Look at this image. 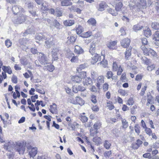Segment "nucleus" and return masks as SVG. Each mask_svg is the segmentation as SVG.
Segmentation results:
<instances>
[{"mask_svg":"<svg viewBox=\"0 0 159 159\" xmlns=\"http://www.w3.org/2000/svg\"><path fill=\"white\" fill-rule=\"evenodd\" d=\"M84 31V28L80 25H78L76 28V32L78 34H80Z\"/></svg>","mask_w":159,"mask_h":159,"instance_id":"c756f323","label":"nucleus"},{"mask_svg":"<svg viewBox=\"0 0 159 159\" xmlns=\"http://www.w3.org/2000/svg\"><path fill=\"white\" fill-rule=\"evenodd\" d=\"M87 22L89 25H91L93 26H95L97 23L96 20L93 18H90Z\"/></svg>","mask_w":159,"mask_h":159,"instance_id":"412c9836","label":"nucleus"},{"mask_svg":"<svg viewBox=\"0 0 159 159\" xmlns=\"http://www.w3.org/2000/svg\"><path fill=\"white\" fill-rule=\"evenodd\" d=\"M93 57H92V60L91 61L92 64H93L97 62L100 59L99 55L97 53H95Z\"/></svg>","mask_w":159,"mask_h":159,"instance_id":"2eb2a0df","label":"nucleus"},{"mask_svg":"<svg viewBox=\"0 0 159 159\" xmlns=\"http://www.w3.org/2000/svg\"><path fill=\"white\" fill-rule=\"evenodd\" d=\"M106 5L104 2H101L99 4V7L98 10L100 11H102L104 10V8L106 7Z\"/></svg>","mask_w":159,"mask_h":159,"instance_id":"5701e85b","label":"nucleus"},{"mask_svg":"<svg viewBox=\"0 0 159 159\" xmlns=\"http://www.w3.org/2000/svg\"><path fill=\"white\" fill-rule=\"evenodd\" d=\"M80 119L83 122H85L87 121L88 120V118L84 115L81 116Z\"/></svg>","mask_w":159,"mask_h":159,"instance_id":"09e8293b","label":"nucleus"},{"mask_svg":"<svg viewBox=\"0 0 159 159\" xmlns=\"http://www.w3.org/2000/svg\"><path fill=\"white\" fill-rule=\"evenodd\" d=\"M41 9L43 11H48V8L46 5H44L43 3Z\"/></svg>","mask_w":159,"mask_h":159,"instance_id":"774afa93","label":"nucleus"},{"mask_svg":"<svg viewBox=\"0 0 159 159\" xmlns=\"http://www.w3.org/2000/svg\"><path fill=\"white\" fill-rule=\"evenodd\" d=\"M142 42L143 44L142 45L147 46L148 41L147 39L146 38H143L141 39Z\"/></svg>","mask_w":159,"mask_h":159,"instance_id":"6e6d98bb","label":"nucleus"},{"mask_svg":"<svg viewBox=\"0 0 159 159\" xmlns=\"http://www.w3.org/2000/svg\"><path fill=\"white\" fill-rule=\"evenodd\" d=\"M150 52H149V56H152L153 57H157V54L155 51L152 49H150Z\"/></svg>","mask_w":159,"mask_h":159,"instance_id":"58836bf2","label":"nucleus"},{"mask_svg":"<svg viewBox=\"0 0 159 159\" xmlns=\"http://www.w3.org/2000/svg\"><path fill=\"white\" fill-rule=\"evenodd\" d=\"M155 66L154 64L150 66H148L147 67V69L149 71H152L155 68Z\"/></svg>","mask_w":159,"mask_h":159,"instance_id":"69168bd1","label":"nucleus"},{"mask_svg":"<svg viewBox=\"0 0 159 159\" xmlns=\"http://www.w3.org/2000/svg\"><path fill=\"white\" fill-rule=\"evenodd\" d=\"M74 23V21L73 20H66L64 22V25L66 26H71L73 25Z\"/></svg>","mask_w":159,"mask_h":159,"instance_id":"7c9ffc66","label":"nucleus"},{"mask_svg":"<svg viewBox=\"0 0 159 159\" xmlns=\"http://www.w3.org/2000/svg\"><path fill=\"white\" fill-rule=\"evenodd\" d=\"M143 26L139 25H134L133 27V29L136 32L138 30H141Z\"/></svg>","mask_w":159,"mask_h":159,"instance_id":"f704fd0d","label":"nucleus"},{"mask_svg":"<svg viewBox=\"0 0 159 159\" xmlns=\"http://www.w3.org/2000/svg\"><path fill=\"white\" fill-rule=\"evenodd\" d=\"M86 67V66L85 65L82 64L80 65L78 67H77V71L79 72L80 71H81L82 69H84Z\"/></svg>","mask_w":159,"mask_h":159,"instance_id":"79ce46f5","label":"nucleus"},{"mask_svg":"<svg viewBox=\"0 0 159 159\" xmlns=\"http://www.w3.org/2000/svg\"><path fill=\"white\" fill-rule=\"evenodd\" d=\"M75 52L77 54H80L83 53L84 50L80 47L76 45L75 46Z\"/></svg>","mask_w":159,"mask_h":159,"instance_id":"f3484780","label":"nucleus"},{"mask_svg":"<svg viewBox=\"0 0 159 159\" xmlns=\"http://www.w3.org/2000/svg\"><path fill=\"white\" fill-rule=\"evenodd\" d=\"M48 36V37H47V36L46 37L45 35L41 33L38 34L36 35L35 39L39 41L45 40V46H46L47 48H50L51 47L53 44L52 41L53 39L51 36L50 35Z\"/></svg>","mask_w":159,"mask_h":159,"instance_id":"f03ea898","label":"nucleus"},{"mask_svg":"<svg viewBox=\"0 0 159 159\" xmlns=\"http://www.w3.org/2000/svg\"><path fill=\"white\" fill-rule=\"evenodd\" d=\"M134 130L136 133L138 134L140 133V128L138 125H136L134 126Z\"/></svg>","mask_w":159,"mask_h":159,"instance_id":"ea45409f","label":"nucleus"},{"mask_svg":"<svg viewBox=\"0 0 159 159\" xmlns=\"http://www.w3.org/2000/svg\"><path fill=\"white\" fill-rule=\"evenodd\" d=\"M120 32L121 33L120 35L122 36H124L126 34L125 31L123 28H121L120 29Z\"/></svg>","mask_w":159,"mask_h":159,"instance_id":"0e129e2a","label":"nucleus"},{"mask_svg":"<svg viewBox=\"0 0 159 159\" xmlns=\"http://www.w3.org/2000/svg\"><path fill=\"white\" fill-rule=\"evenodd\" d=\"M12 11L13 12L14 14H17L21 12V13L24 12V9L20 6H15L12 7Z\"/></svg>","mask_w":159,"mask_h":159,"instance_id":"1a4fd4ad","label":"nucleus"},{"mask_svg":"<svg viewBox=\"0 0 159 159\" xmlns=\"http://www.w3.org/2000/svg\"><path fill=\"white\" fill-rule=\"evenodd\" d=\"M2 69L5 72H7L9 74H11L12 73V71L10 66H3L2 67Z\"/></svg>","mask_w":159,"mask_h":159,"instance_id":"aec40b11","label":"nucleus"},{"mask_svg":"<svg viewBox=\"0 0 159 159\" xmlns=\"http://www.w3.org/2000/svg\"><path fill=\"white\" fill-rule=\"evenodd\" d=\"M100 63L102 65V66L103 67H106L107 65V61L104 59L101 61Z\"/></svg>","mask_w":159,"mask_h":159,"instance_id":"49530a36","label":"nucleus"},{"mask_svg":"<svg viewBox=\"0 0 159 159\" xmlns=\"http://www.w3.org/2000/svg\"><path fill=\"white\" fill-rule=\"evenodd\" d=\"M26 16L23 14H18L13 19V22L16 24H20L24 22L26 20Z\"/></svg>","mask_w":159,"mask_h":159,"instance_id":"7ed1b4c3","label":"nucleus"},{"mask_svg":"<svg viewBox=\"0 0 159 159\" xmlns=\"http://www.w3.org/2000/svg\"><path fill=\"white\" fill-rule=\"evenodd\" d=\"M153 39L156 41H159V31L156 32L154 35Z\"/></svg>","mask_w":159,"mask_h":159,"instance_id":"e433bc0d","label":"nucleus"},{"mask_svg":"<svg viewBox=\"0 0 159 159\" xmlns=\"http://www.w3.org/2000/svg\"><path fill=\"white\" fill-rule=\"evenodd\" d=\"M112 132L116 137H119L121 133L120 130L116 128L113 129L112 131Z\"/></svg>","mask_w":159,"mask_h":159,"instance_id":"a878e982","label":"nucleus"},{"mask_svg":"<svg viewBox=\"0 0 159 159\" xmlns=\"http://www.w3.org/2000/svg\"><path fill=\"white\" fill-rule=\"evenodd\" d=\"M146 3L144 0H130L129 4L130 8L132 9L137 8V11L145 8Z\"/></svg>","mask_w":159,"mask_h":159,"instance_id":"f257e3e1","label":"nucleus"},{"mask_svg":"<svg viewBox=\"0 0 159 159\" xmlns=\"http://www.w3.org/2000/svg\"><path fill=\"white\" fill-rule=\"evenodd\" d=\"M27 148L29 151V155L30 157H33L36 155L37 152L36 148H33L30 146H27Z\"/></svg>","mask_w":159,"mask_h":159,"instance_id":"0eeeda50","label":"nucleus"},{"mask_svg":"<svg viewBox=\"0 0 159 159\" xmlns=\"http://www.w3.org/2000/svg\"><path fill=\"white\" fill-rule=\"evenodd\" d=\"M33 28L31 27H29L28 29L26 30L25 33L27 34H31L33 32Z\"/></svg>","mask_w":159,"mask_h":159,"instance_id":"680f3d73","label":"nucleus"},{"mask_svg":"<svg viewBox=\"0 0 159 159\" xmlns=\"http://www.w3.org/2000/svg\"><path fill=\"white\" fill-rule=\"evenodd\" d=\"M57 107L56 104L54 103L50 105V112L53 114L56 113L57 111Z\"/></svg>","mask_w":159,"mask_h":159,"instance_id":"6ab92c4d","label":"nucleus"},{"mask_svg":"<svg viewBox=\"0 0 159 159\" xmlns=\"http://www.w3.org/2000/svg\"><path fill=\"white\" fill-rule=\"evenodd\" d=\"M134 102V101L133 98H130L128 101L127 104L129 105H133Z\"/></svg>","mask_w":159,"mask_h":159,"instance_id":"e2e57ef3","label":"nucleus"},{"mask_svg":"<svg viewBox=\"0 0 159 159\" xmlns=\"http://www.w3.org/2000/svg\"><path fill=\"white\" fill-rule=\"evenodd\" d=\"M147 102H148V103H149L150 104H152L153 103V101L152 99V98L151 96H148Z\"/></svg>","mask_w":159,"mask_h":159,"instance_id":"bf43d9fd","label":"nucleus"},{"mask_svg":"<svg viewBox=\"0 0 159 159\" xmlns=\"http://www.w3.org/2000/svg\"><path fill=\"white\" fill-rule=\"evenodd\" d=\"M14 147V145L13 144H11L10 142H8L7 143L4 145L3 147L5 149L8 151H11L13 150Z\"/></svg>","mask_w":159,"mask_h":159,"instance_id":"4468645a","label":"nucleus"},{"mask_svg":"<svg viewBox=\"0 0 159 159\" xmlns=\"http://www.w3.org/2000/svg\"><path fill=\"white\" fill-rule=\"evenodd\" d=\"M131 48H129L127 49L125 52V57L126 60H128L129 59V57L131 56Z\"/></svg>","mask_w":159,"mask_h":159,"instance_id":"393cba45","label":"nucleus"},{"mask_svg":"<svg viewBox=\"0 0 159 159\" xmlns=\"http://www.w3.org/2000/svg\"><path fill=\"white\" fill-rule=\"evenodd\" d=\"M147 86L145 85L143 88H142L141 89V92L140 93V94L141 96L144 95L145 93V91L146 90Z\"/></svg>","mask_w":159,"mask_h":159,"instance_id":"052dcab7","label":"nucleus"},{"mask_svg":"<svg viewBox=\"0 0 159 159\" xmlns=\"http://www.w3.org/2000/svg\"><path fill=\"white\" fill-rule=\"evenodd\" d=\"M20 62L22 65L25 66L28 64V62L25 58H23L20 60Z\"/></svg>","mask_w":159,"mask_h":159,"instance_id":"5fc2aeb1","label":"nucleus"},{"mask_svg":"<svg viewBox=\"0 0 159 159\" xmlns=\"http://www.w3.org/2000/svg\"><path fill=\"white\" fill-rule=\"evenodd\" d=\"M60 54L59 48L58 47H54L52 51V59L54 61L57 60L58 59V55Z\"/></svg>","mask_w":159,"mask_h":159,"instance_id":"39448f33","label":"nucleus"},{"mask_svg":"<svg viewBox=\"0 0 159 159\" xmlns=\"http://www.w3.org/2000/svg\"><path fill=\"white\" fill-rule=\"evenodd\" d=\"M29 11L33 16H38L36 14V11H35L29 10Z\"/></svg>","mask_w":159,"mask_h":159,"instance_id":"338daca9","label":"nucleus"},{"mask_svg":"<svg viewBox=\"0 0 159 159\" xmlns=\"http://www.w3.org/2000/svg\"><path fill=\"white\" fill-rule=\"evenodd\" d=\"M86 75V73L85 71H82L80 72L79 75V76L80 78H81V80L82 79L85 77Z\"/></svg>","mask_w":159,"mask_h":159,"instance_id":"864d4df0","label":"nucleus"},{"mask_svg":"<svg viewBox=\"0 0 159 159\" xmlns=\"http://www.w3.org/2000/svg\"><path fill=\"white\" fill-rule=\"evenodd\" d=\"M101 138L100 137H95L93 139V141L96 144H98L101 142Z\"/></svg>","mask_w":159,"mask_h":159,"instance_id":"c03bdc74","label":"nucleus"},{"mask_svg":"<svg viewBox=\"0 0 159 159\" xmlns=\"http://www.w3.org/2000/svg\"><path fill=\"white\" fill-rule=\"evenodd\" d=\"M100 125L99 123H96L93 125L94 128L95 129L94 134H96L97 133V129L98 128L99 126Z\"/></svg>","mask_w":159,"mask_h":159,"instance_id":"a19ab883","label":"nucleus"},{"mask_svg":"<svg viewBox=\"0 0 159 159\" xmlns=\"http://www.w3.org/2000/svg\"><path fill=\"white\" fill-rule=\"evenodd\" d=\"M122 7V3L120 2L118 3L116 6L115 9L116 11H119Z\"/></svg>","mask_w":159,"mask_h":159,"instance_id":"2f4dec72","label":"nucleus"},{"mask_svg":"<svg viewBox=\"0 0 159 159\" xmlns=\"http://www.w3.org/2000/svg\"><path fill=\"white\" fill-rule=\"evenodd\" d=\"M92 35V32L91 31H88L84 33L82 37L84 38H87Z\"/></svg>","mask_w":159,"mask_h":159,"instance_id":"72a5a7b5","label":"nucleus"},{"mask_svg":"<svg viewBox=\"0 0 159 159\" xmlns=\"http://www.w3.org/2000/svg\"><path fill=\"white\" fill-rule=\"evenodd\" d=\"M111 146V144L107 140H106L104 143V146L107 149H109Z\"/></svg>","mask_w":159,"mask_h":159,"instance_id":"c9c22d12","label":"nucleus"},{"mask_svg":"<svg viewBox=\"0 0 159 159\" xmlns=\"http://www.w3.org/2000/svg\"><path fill=\"white\" fill-rule=\"evenodd\" d=\"M15 150L20 155L24 154L25 150V146L22 144L17 143L15 146Z\"/></svg>","mask_w":159,"mask_h":159,"instance_id":"20e7f679","label":"nucleus"},{"mask_svg":"<svg viewBox=\"0 0 159 159\" xmlns=\"http://www.w3.org/2000/svg\"><path fill=\"white\" fill-rule=\"evenodd\" d=\"M113 75V73L111 71H108L107 73L106 76L108 79H110L111 78Z\"/></svg>","mask_w":159,"mask_h":159,"instance_id":"de8ad7c7","label":"nucleus"},{"mask_svg":"<svg viewBox=\"0 0 159 159\" xmlns=\"http://www.w3.org/2000/svg\"><path fill=\"white\" fill-rule=\"evenodd\" d=\"M71 81L73 83H80L81 81V78L79 76L75 75L71 77Z\"/></svg>","mask_w":159,"mask_h":159,"instance_id":"a211bd4d","label":"nucleus"},{"mask_svg":"<svg viewBox=\"0 0 159 159\" xmlns=\"http://www.w3.org/2000/svg\"><path fill=\"white\" fill-rule=\"evenodd\" d=\"M152 28L155 30L159 29V24L157 23H153L152 24Z\"/></svg>","mask_w":159,"mask_h":159,"instance_id":"4c0bfd02","label":"nucleus"},{"mask_svg":"<svg viewBox=\"0 0 159 159\" xmlns=\"http://www.w3.org/2000/svg\"><path fill=\"white\" fill-rule=\"evenodd\" d=\"M52 24L53 25H52L54 26L57 29H60V24L58 22V21L57 20H54L53 21Z\"/></svg>","mask_w":159,"mask_h":159,"instance_id":"473e14b6","label":"nucleus"},{"mask_svg":"<svg viewBox=\"0 0 159 159\" xmlns=\"http://www.w3.org/2000/svg\"><path fill=\"white\" fill-rule=\"evenodd\" d=\"M85 90V88L81 85H75L73 87V91L75 93H77L78 91H83Z\"/></svg>","mask_w":159,"mask_h":159,"instance_id":"9d476101","label":"nucleus"},{"mask_svg":"<svg viewBox=\"0 0 159 159\" xmlns=\"http://www.w3.org/2000/svg\"><path fill=\"white\" fill-rule=\"evenodd\" d=\"M107 11L111 14L113 16H116L118 14V13L116 11H115L114 9L110 8L107 9Z\"/></svg>","mask_w":159,"mask_h":159,"instance_id":"cd10ccee","label":"nucleus"},{"mask_svg":"<svg viewBox=\"0 0 159 159\" xmlns=\"http://www.w3.org/2000/svg\"><path fill=\"white\" fill-rule=\"evenodd\" d=\"M147 46L144 45H142L141 47V49L143 52L144 54L146 56H149V52H150V48H147Z\"/></svg>","mask_w":159,"mask_h":159,"instance_id":"dca6fc26","label":"nucleus"},{"mask_svg":"<svg viewBox=\"0 0 159 159\" xmlns=\"http://www.w3.org/2000/svg\"><path fill=\"white\" fill-rule=\"evenodd\" d=\"M113 70L114 71H117V75H120L121 74L123 70L120 65H118L116 62H114L112 66Z\"/></svg>","mask_w":159,"mask_h":159,"instance_id":"423d86ee","label":"nucleus"},{"mask_svg":"<svg viewBox=\"0 0 159 159\" xmlns=\"http://www.w3.org/2000/svg\"><path fill=\"white\" fill-rule=\"evenodd\" d=\"M39 61L42 65H44L48 62L47 58L44 54L42 53H39Z\"/></svg>","mask_w":159,"mask_h":159,"instance_id":"6e6552de","label":"nucleus"},{"mask_svg":"<svg viewBox=\"0 0 159 159\" xmlns=\"http://www.w3.org/2000/svg\"><path fill=\"white\" fill-rule=\"evenodd\" d=\"M5 44L7 48H9L11 46L12 43L9 39H7L5 42Z\"/></svg>","mask_w":159,"mask_h":159,"instance_id":"a18cd8bd","label":"nucleus"},{"mask_svg":"<svg viewBox=\"0 0 159 159\" xmlns=\"http://www.w3.org/2000/svg\"><path fill=\"white\" fill-rule=\"evenodd\" d=\"M118 92L121 95L123 96H125L127 93V92L126 91L122 89H119L118 91Z\"/></svg>","mask_w":159,"mask_h":159,"instance_id":"3c124183","label":"nucleus"},{"mask_svg":"<svg viewBox=\"0 0 159 159\" xmlns=\"http://www.w3.org/2000/svg\"><path fill=\"white\" fill-rule=\"evenodd\" d=\"M130 42V39L128 38L124 39L121 41V45L124 48H127L129 46Z\"/></svg>","mask_w":159,"mask_h":159,"instance_id":"9b49d317","label":"nucleus"},{"mask_svg":"<svg viewBox=\"0 0 159 159\" xmlns=\"http://www.w3.org/2000/svg\"><path fill=\"white\" fill-rule=\"evenodd\" d=\"M72 103L74 104H78L82 106L84 103V101L80 97L77 96L75 98V101Z\"/></svg>","mask_w":159,"mask_h":159,"instance_id":"ddd939ff","label":"nucleus"},{"mask_svg":"<svg viewBox=\"0 0 159 159\" xmlns=\"http://www.w3.org/2000/svg\"><path fill=\"white\" fill-rule=\"evenodd\" d=\"M117 42L116 41H113L110 42L107 44V47L110 49H114V46L116 45Z\"/></svg>","mask_w":159,"mask_h":159,"instance_id":"bb28decb","label":"nucleus"},{"mask_svg":"<svg viewBox=\"0 0 159 159\" xmlns=\"http://www.w3.org/2000/svg\"><path fill=\"white\" fill-rule=\"evenodd\" d=\"M123 125V127L124 128H126L128 126V122L125 119H122V120Z\"/></svg>","mask_w":159,"mask_h":159,"instance_id":"37998d69","label":"nucleus"},{"mask_svg":"<svg viewBox=\"0 0 159 159\" xmlns=\"http://www.w3.org/2000/svg\"><path fill=\"white\" fill-rule=\"evenodd\" d=\"M91 78L93 79H95L97 75V73L94 71H91Z\"/></svg>","mask_w":159,"mask_h":159,"instance_id":"13d9d810","label":"nucleus"},{"mask_svg":"<svg viewBox=\"0 0 159 159\" xmlns=\"http://www.w3.org/2000/svg\"><path fill=\"white\" fill-rule=\"evenodd\" d=\"M145 131L146 133L149 136L151 135L152 133L151 129L150 128H148L146 127Z\"/></svg>","mask_w":159,"mask_h":159,"instance_id":"8fccbe9b","label":"nucleus"},{"mask_svg":"<svg viewBox=\"0 0 159 159\" xmlns=\"http://www.w3.org/2000/svg\"><path fill=\"white\" fill-rule=\"evenodd\" d=\"M84 85H88L91 84L92 83V81L91 79L89 77H87L85 78V80H84L83 81Z\"/></svg>","mask_w":159,"mask_h":159,"instance_id":"4be33fe9","label":"nucleus"},{"mask_svg":"<svg viewBox=\"0 0 159 159\" xmlns=\"http://www.w3.org/2000/svg\"><path fill=\"white\" fill-rule=\"evenodd\" d=\"M12 82L16 84L17 82V78L15 75H13L11 78Z\"/></svg>","mask_w":159,"mask_h":159,"instance_id":"603ef678","label":"nucleus"},{"mask_svg":"<svg viewBox=\"0 0 159 159\" xmlns=\"http://www.w3.org/2000/svg\"><path fill=\"white\" fill-rule=\"evenodd\" d=\"M109 88V85L107 83H105L103 85V89L104 91H107Z\"/></svg>","mask_w":159,"mask_h":159,"instance_id":"4d7b16f0","label":"nucleus"},{"mask_svg":"<svg viewBox=\"0 0 159 159\" xmlns=\"http://www.w3.org/2000/svg\"><path fill=\"white\" fill-rule=\"evenodd\" d=\"M29 41L28 39L26 38H23L19 40V43L21 45H23L25 46L26 44L29 43Z\"/></svg>","mask_w":159,"mask_h":159,"instance_id":"b1692460","label":"nucleus"},{"mask_svg":"<svg viewBox=\"0 0 159 159\" xmlns=\"http://www.w3.org/2000/svg\"><path fill=\"white\" fill-rule=\"evenodd\" d=\"M144 34L147 37L150 36L151 35V32L149 28H147L144 30Z\"/></svg>","mask_w":159,"mask_h":159,"instance_id":"c85d7f7f","label":"nucleus"},{"mask_svg":"<svg viewBox=\"0 0 159 159\" xmlns=\"http://www.w3.org/2000/svg\"><path fill=\"white\" fill-rule=\"evenodd\" d=\"M104 76L102 75L99 76L97 79L96 86L100 89V86L104 83Z\"/></svg>","mask_w":159,"mask_h":159,"instance_id":"f8f14e48","label":"nucleus"}]
</instances>
